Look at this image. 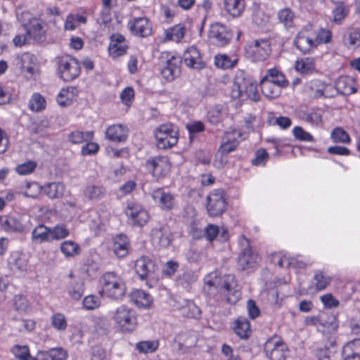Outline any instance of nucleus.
Listing matches in <instances>:
<instances>
[{
  "mask_svg": "<svg viewBox=\"0 0 360 360\" xmlns=\"http://www.w3.org/2000/svg\"><path fill=\"white\" fill-rule=\"evenodd\" d=\"M203 290L211 297L214 296L219 292H221L229 304L236 303L241 295L233 275L228 274L221 278L218 277L216 272H212L205 276Z\"/></svg>",
  "mask_w": 360,
  "mask_h": 360,
  "instance_id": "obj_1",
  "label": "nucleus"
},
{
  "mask_svg": "<svg viewBox=\"0 0 360 360\" xmlns=\"http://www.w3.org/2000/svg\"><path fill=\"white\" fill-rule=\"evenodd\" d=\"M102 286L101 293L115 300H122L126 293V285L124 280L112 271L105 273L100 279Z\"/></svg>",
  "mask_w": 360,
  "mask_h": 360,
  "instance_id": "obj_2",
  "label": "nucleus"
},
{
  "mask_svg": "<svg viewBox=\"0 0 360 360\" xmlns=\"http://www.w3.org/2000/svg\"><path fill=\"white\" fill-rule=\"evenodd\" d=\"M230 94L232 98L242 101L247 99L257 101L259 99L256 84L245 78L243 72L236 75Z\"/></svg>",
  "mask_w": 360,
  "mask_h": 360,
  "instance_id": "obj_3",
  "label": "nucleus"
},
{
  "mask_svg": "<svg viewBox=\"0 0 360 360\" xmlns=\"http://www.w3.org/2000/svg\"><path fill=\"white\" fill-rule=\"evenodd\" d=\"M112 319L117 327L123 333H131L137 326L135 311L126 305H121L116 309Z\"/></svg>",
  "mask_w": 360,
  "mask_h": 360,
  "instance_id": "obj_4",
  "label": "nucleus"
},
{
  "mask_svg": "<svg viewBox=\"0 0 360 360\" xmlns=\"http://www.w3.org/2000/svg\"><path fill=\"white\" fill-rule=\"evenodd\" d=\"M271 52V43L266 39L253 40L245 47L246 56L254 62L264 61L269 58Z\"/></svg>",
  "mask_w": 360,
  "mask_h": 360,
  "instance_id": "obj_5",
  "label": "nucleus"
},
{
  "mask_svg": "<svg viewBox=\"0 0 360 360\" xmlns=\"http://www.w3.org/2000/svg\"><path fill=\"white\" fill-rule=\"evenodd\" d=\"M177 134V129L174 124L166 123L160 125L155 132L158 147L167 149L176 145L178 141Z\"/></svg>",
  "mask_w": 360,
  "mask_h": 360,
  "instance_id": "obj_6",
  "label": "nucleus"
},
{
  "mask_svg": "<svg viewBox=\"0 0 360 360\" xmlns=\"http://www.w3.org/2000/svg\"><path fill=\"white\" fill-rule=\"evenodd\" d=\"M227 202L222 189H214L206 198V210L209 216H221L226 210Z\"/></svg>",
  "mask_w": 360,
  "mask_h": 360,
  "instance_id": "obj_7",
  "label": "nucleus"
},
{
  "mask_svg": "<svg viewBox=\"0 0 360 360\" xmlns=\"http://www.w3.org/2000/svg\"><path fill=\"white\" fill-rule=\"evenodd\" d=\"M30 221L27 214H13L0 216V225L6 231L22 233L28 227L26 221Z\"/></svg>",
  "mask_w": 360,
  "mask_h": 360,
  "instance_id": "obj_8",
  "label": "nucleus"
},
{
  "mask_svg": "<svg viewBox=\"0 0 360 360\" xmlns=\"http://www.w3.org/2000/svg\"><path fill=\"white\" fill-rule=\"evenodd\" d=\"M58 75L65 82H70L77 78L80 73L78 61L69 56L59 58L58 61Z\"/></svg>",
  "mask_w": 360,
  "mask_h": 360,
  "instance_id": "obj_9",
  "label": "nucleus"
},
{
  "mask_svg": "<svg viewBox=\"0 0 360 360\" xmlns=\"http://www.w3.org/2000/svg\"><path fill=\"white\" fill-rule=\"evenodd\" d=\"M264 351L269 360H285L289 353L286 344L276 338L269 339L264 345Z\"/></svg>",
  "mask_w": 360,
  "mask_h": 360,
  "instance_id": "obj_10",
  "label": "nucleus"
},
{
  "mask_svg": "<svg viewBox=\"0 0 360 360\" xmlns=\"http://www.w3.org/2000/svg\"><path fill=\"white\" fill-rule=\"evenodd\" d=\"M239 244L241 248V252L238 257L239 266L243 269L252 267L259 262V255L252 250L249 240L245 236L240 238Z\"/></svg>",
  "mask_w": 360,
  "mask_h": 360,
  "instance_id": "obj_11",
  "label": "nucleus"
},
{
  "mask_svg": "<svg viewBox=\"0 0 360 360\" xmlns=\"http://www.w3.org/2000/svg\"><path fill=\"white\" fill-rule=\"evenodd\" d=\"M22 25L30 40L36 43H42L46 41V30L39 19L32 18L27 22H22Z\"/></svg>",
  "mask_w": 360,
  "mask_h": 360,
  "instance_id": "obj_12",
  "label": "nucleus"
},
{
  "mask_svg": "<svg viewBox=\"0 0 360 360\" xmlns=\"http://www.w3.org/2000/svg\"><path fill=\"white\" fill-rule=\"evenodd\" d=\"M125 213L139 226H144L149 219L147 210L140 203L133 200L127 202Z\"/></svg>",
  "mask_w": 360,
  "mask_h": 360,
  "instance_id": "obj_13",
  "label": "nucleus"
},
{
  "mask_svg": "<svg viewBox=\"0 0 360 360\" xmlns=\"http://www.w3.org/2000/svg\"><path fill=\"white\" fill-rule=\"evenodd\" d=\"M158 269L155 262L148 256H141L136 261L135 270L141 280L153 278Z\"/></svg>",
  "mask_w": 360,
  "mask_h": 360,
  "instance_id": "obj_14",
  "label": "nucleus"
},
{
  "mask_svg": "<svg viewBox=\"0 0 360 360\" xmlns=\"http://www.w3.org/2000/svg\"><path fill=\"white\" fill-rule=\"evenodd\" d=\"M209 37L217 46H224L229 43L232 34L224 25L216 22L210 27Z\"/></svg>",
  "mask_w": 360,
  "mask_h": 360,
  "instance_id": "obj_15",
  "label": "nucleus"
},
{
  "mask_svg": "<svg viewBox=\"0 0 360 360\" xmlns=\"http://www.w3.org/2000/svg\"><path fill=\"white\" fill-rule=\"evenodd\" d=\"M310 94L314 98H332L335 96V89L330 84H327L320 79L311 80L307 84Z\"/></svg>",
  "mask_w": 360,
  "mask_h": 360,
  "instance_id": "obj_16",
  "label": "nucleus"
},
{
  "mask_svg": "<svg viewBox=\"0 0 360 360\" xmlns=\"http://www.w3.org/2000/svg\"><path fill=\"white\" fill-rule=\"evenodd\" d=\"M294 44L298 50L304 53H309L316 48L311 28H304L299 32L294 39Z\"/></svg>",
  "mask_w": 360,
  "mask_h": 360,
  "instance_id": "obj_17",
  "label": "nucleus"
},
{
  "mask_svg": "<svg viewBox=\"0 0 360 360\" xmlns=\"http://www.w3.org/2000/svg\"><path fill=\"white\" fill-rule=\"evenodd\" d=\"M127 27L133 35L140 37H147L152 33V25L145 17L131 19L128 22Z\"/></svg>",
  "mask_w": 360,
  "mask_h": 360,
  "instance_id": "obj_18",
  "label": "nucleus"
},
{
  "mask_svg": "<svg viewBox=\"0 0 360 360\" xmlns=\"http://www.w3.org/2000/svg\"><path fill=\"white\" fill-rule=\"evenodd\" d=\"M151 240L157 248H167L172 241V233L167 225L155 227L151 231Z\"/></svg>",
  "mask_w": 360,
  "mask_h": 360,
  "instance_id": "obj_19",
  "label": "nucleus"
},
{
  "mask_svg": "<svg viewBox=\"0 0 360 360\" xmlns=\"http://www.w3.org/2000/svg\"><path fill=\"white\" fill-rule=\"evenodd\" d=\"M153 200L164 210H170L175 205L174 195L163 188H158L153 191L151 194Z\"/></svg>",
  "mask_w": 360,
  "mask_h": 360,
  "instance_id": "obj_20",
  "label": "nucleus"
},
{
  "mask_svg": "<svg viewBox=\"0 0 360 360\" xmlns=\"http://www.w3.org/2000/svg\"><path fill=\"white\" fill-rule=\"evenodd\" d=\"M184 64L191 68L195 70L202 69L205 63L202 60L200 51L195 46L188 47L183 54Z\"/></svg>",
  "mask_w": 360,
  "mask_h": 360,
  "instance_id": "obj_21",
  "label": "nucleus"
},
{
  "mask_svg": "<svg viewBox=\"0 0 360 360\" xmlns=\"http://www.w3.org/2000/svg\"><path fill=\"white\" fill-rule=\"evenodd\" d=\"M146 166L155 176L164 175L170 169L169 159L166 156H157L149 159L146 161Z\"/></svg>",
  "mask_w": 360,
  "mask_h": 360,
  "instance_id": "obj_22",
  "label": "nucleus"
},
{
  "mask_svg": "<svg viewBox=\"0 0 360 360\" xmlns=\"http://www.w3.org/2000/svg\"><path fill=\"white\" fill-rule=\"evenodd\" d=\"M179 60L178 58L172 56L167 59L161 68V75L168 82L173 81L179 72Z\"/></svg>",
  "mask_w": 360,
  "mask_h": 360,
  "instance_id": "obj_23",
  "label": "nucleus"
},
{
  "mask_svg": "<svg viewBox=\"0 0 360 360\" xmlns=\"http://www.w3.org/2000/svg\"><path fill=\"white\" fill-rule=\"evenodd\" d=\"M8 264L10 269L13 272L26 271L28 264L27 257L21 252H13L8 259Z\"/></svg>",
  "mask_w": 360,
  "mask_h": 360,
  "instance_id": "obj_24",
  "label": "nucleus"
},
{
  "mask_svg": "<svg viewBox=\"0 0 360 360\" xmlns=\"http://www.w3.org/2000/svg\"><path fill=\"white\" fill-rule=\"evenodd\" d=\"M128 136V129L122 124H112L105 131V138L112 142H125Z\"/></svg>",
  "mask_w": 360,
  "mask_h": 360,
  "instance_id": "obj_25",
  "label": "nucleus"
},
{
  "mask_svg": "<svg viewBox=\"0 0 360 360\" xmlns=\"http://www.w3.org/2000/svg\"><path fill=\"white\" fill-rule=\"evenodd\" d=\"M284 86L268 80V76H264L260 82L261 91L263 95L269 98L278 97L281 94V88Z\"/></svg>",
  "mask_w": 360,
  "mask_h": 360,
  "instance_id": "obj_26",
  "label": "nucleus"
},
{
  "mask_svg": "<svg viewBox=\"0 0 360 360\" xmlns=\"http://www.w3.org/2000/svg\"><path fill=\"white\" fill-rule=\"evenodd\" d=\"M17 64L22 72L32 75L35 71L36 57L30 53H23L16 58Z\"/></svg>",
  "mask_w": 360,
  "mask_h": 360,
  "instance_id": "obj_27",
  "label": "nucleus"
},
{
  "mask_svg": "<svg viewBox=\"0 0 360 360\" xmlns=\"http://www.w3.org/2000/svg\"><path fill=\"white\" fill-rule=\"evenodd\" d=\"M335 96L337 93L343 95H350L356 92V89L354 86V80L347 76H341L335 82Z\"/></svg>",
  "mask_w": 360,
  "mask_h": 360,
  "instance_id": "obj_28",
  "label": "nucleus"
},
{
  "mask_svg": "<svg viewBox=\"0 0 360 360\" xmlns=\"http://www.w3.org/2000/svg\"><path fill=\"white\" fill-rule=\"evenodd\" d=\"M31 240L36 244L52 242L51 228L42 224H39L32 230Z\"/></svg>",
  "mask_w": 360,
  "mask_h": 360,
  "instance_id": "obj_29",
  "label": "nucleus"
},
{
  "mask_svg": "<svg viewBox=\"0 0 360 360\" xmlns=\"http://www.w3.org/2000/svg\"><path fill=\"white\" fill-rule=\"evenodd\" d=\"M129 248V240L126 235L119 234L114 238L113 252L120 258L127 255Z\"/></svg>",
  "mask_w": 360,
  "mask_h": 360,
  "instance_id": "obj_30",
  "label": "nucleus"
},
{
  "mask_svg": "<svg viewBox=\"0 0 360 360\" xmlns=\"http://www.w3.org/2000/svg\"><path fill=\"white\" fill-rule=\"evenodd\" d=\"M344 360H360V339L348 342L343 347Z\"/></svg>",
  "mask_w": 360,
  "mask_h": 360,
  "instance_id": "obj_31",
  "label": "nucleus"
},
{
  "mask_svg": "<svg viewBox=\"0 0 360 360\" xmlns=\"http://www.w3.org/2000/svg\"><path fill=\"white\" fill-rule=\"evenodd\" d=\"M224 8L232 17H239L245 10V0H224Z\"/></svg>",
  "mask_w": 360,
  "mask_h": 360,
  "instance_id": "obj_32",
  "label": "nucleus"
},
{
  "mask_svg": "<svg viewBox=\"0 0 360 360\" xmlns=\"http://www.w3.org/2000/svg\"><path fill=\"white\" fill-rule=\"evenodd\" d=\"M233 330L241 339H248L252 333L250 322L243 316H240L235 321Z\"/></svg>",
  "mask_w": 360,
  "mask_h": 360,
  "instance_id": "obj_33",
  "label": "nucleus"
},
{
  "mask_svg": "<svg viewBox=\"0 0 360 360\" xmlns=\"http://www.w3.org/2000/svg\"><path fill=\"white\" fill-rule=\"evenodd\" d=\"M131 298L132 302L139 307L148 308L153 302V298L150 295L142 290L133 291Z\"/></svg>",
  "mask_w": 360,
  "mask_h": 360,
  "instance_id": "obj_34",
  "label": "nucleus"
},
{
  "mask_svg": "<svg viewBox=\"0 0 360 360\" xmlns=\"http://www.w3.org/2000/svg\"><path fill=\"white\" fill-rule=\"evenodd\" d=\"M271 261L273 264L278 266L279 267L294 266L298 268H304L305 266L304 263L302 262H297L294 259H289L285 255H282L281 253H275L272 255Z\"/></svg>",
  "mask_w": 360,
  "mask_h": 360,
  "instance_id": "obj_35",
  "label": "nucleus"
},
{
  "mask_svg": "<svg viewBox=\"0 0 360 360\" xmlns=\"http://www.w3.org/2000/svg\"><path fill=\"white\" fill-rule=\"evenodd\" d=\"M186 33V29L184 25L177 24L165 31V38L168 41L180 42Z\"/></svg>",
  "mask_w": 360,
  "mask_h": 360,
  "instance_id": "obj_36",
  "label": "nucleus"
},
{
  "mask_svg": "<svg viewBox=\"0 0 360 360\" xmlns=\"http://www.w3.org/2000/svg\"><path fill=\"white\" fill-rule=\"evenodd\" d=\"M70 297L75 300H79L84 293V283L80 279L72 280L68 286Z\"/></svg>",
  "mask_w": 360,
  "mask_h": 360,
  "instance_id": "obj_37",
  "label": "nucleus"
},
{
  "mask_svg": "<svg viewBox=\"0 0 360 360\" xmlns=\"http://www.w3.org/2000/svg\"><path fill=\"white\" fill-rule=\"evenodd\" d=\"M44 191L49 198H58L63 195L65 186L60 182H51L44 186Z\"/></svg>",
  "mask_w": 360,
  "mask_h": 360,
  "instance_id": "obj_38",
  "label": "nucleus"
},
{
  "mask_svg": "<svg viewBox=\"0 0 360 360\" xmlns=\"http://www.w3.org/2000/svg\"><path fill=\"white\" fill-rule=\"evenodd\" d=\"M296 71L302 74H310L315 70L314 60L312 58H304L295 63Z\"/></svg>",
  "mask_w": 360,
  "mask_h": 360,
  "instance_id": "obj_39",
  "label": "nucleus"
},
{
  "mask_svg": "<svg viewBox=\"0 0 360 360\" xmlns=\"http://www.w3.org/2000/svg\"><path fill=\"white\" fill-rule=\"evenodd\" d=\"M94 132L91 131H74L68 135V140L73 144H80L83 142L90 141L93 139Z\"/></svg>",
  "mask_w": 360,
  "mask_h": 360,
  "instance_id": "obj_40",
  "label": "nucleus"
},
{
  "mask_svg": "<svg viewBox=\"0 0 360 360\" xmlns=\"http://www.w3.org/2000/svg\"><path fill=\"white\" fill-rule=\"evenodd\" d=\"M105 194V188L101 186L91 185L86 187L84 195L91 200H98L103 198Z\"/></svg>",
  "mask_w": 360,
  "mask_h": 360,
  "instance_id": "obj_41",
  "label": "nucleus"
},
{
  "mask_svg": "<svg viewBox=\"0 0 360 360\" xmlns=\"http://www.w3.org/2000/svg\"><path fill=\"white\" fill-rule=\"evenodd\" d=\"M61 252L66 257H72L79 254L80 248L77 243L72 240H65L60 244Z\"/></svg>",
  "mask_w": 360,
  "mask_h": 360,
  "instance_id": "obj_42",
  "label": "nucleus"
},
{
  "mask_svg": "<svg viewBox=\"0 0 360 360\" xmlns=\"http://www.w3.org/2000/svg\"><path fill=\"white\" fill-rule=\"evenodd\" d=\"M74 87L63 89L57 96V102L61 106H68L71 104L74 98Z\"/></svg>",
  "mask_w": 360,
  "mask_h": 360,
  "instance_id": "obj_43",
  "label": "nucleus"
},
{
  "mask_svg": "<svg viewBox=\"0 0 360 360\" xmlns=\"http://www.w3.org/2000/svg\"><path fill=\"white\" fill-rule=\"evenodd\" d=\"M314 280L316 290L321 291L325 290L330 285L331 277L326 275L323 271H319L315 273Z\"/></svg>",
  "mask_w": 360,
  "mask_h": 360,
  "instance_id": "obj_44",
  "label": "nucleus"
},
{
  "mask_svg": "<svg viewBox=\"0 0 360 360\" xmlns=\"http://www.w3.org/2000/svg\"><path fill=\"white\" fill-rule=\"evenodd\" d=\"M278 18L285 27H292L294 24L295 14L290 8H285L278 13Z\"/></svg>",
  "mask_w": 360,
  "mask_h": 360,
  "instance_id": "obj_45",
  "label": "nucleus"
},
{
  "mask_svg": "<svg viewBox=\"0 0 360 360\" xmlns=\"http://www.w3.org/2000/svg\"><path fill=\"white\" fill-rule=\"evenodd\" d=\"M46 105V100L39 93H34L29 102V108L32 111L39 112L45 109Z\"/></svg>",
  "mask_w": 360,
  "mask_h": 360,
  "instance_id": "obj_46",
  "label": "nucleus"
},
{
  "mask_svg": "<svg viewBox=\"0 0 360 360\" xmlns=\"http://www.w3.org/2000/svg\"><path fill=\"white\" fill-rule=\"evenodd\" d=\"M344 44L348 49L360 46V30H353L344 37Z\"/></svg>",
  "mask_w": 360,
  "mask_h": 360,
  "instance_id": "obj_47",
  "label": "nucleus"
},
{
  "mask_svg": "<svg viewBox=\"0 0 360 360\" xmlns=\"http://www.w3.org/2000/svg\"><path fill=\"white\" fill-rule=\"evenodd\" d=\"M70 233L69 229L65 224H58L51 228L52 241L65 238L70 235Z\"/></svg>",
  "mask_w": 360,
  "mask_h": 360,
  "instance_id": "obj_48",
  "label": "nucleus"
},
{
  "mask_svg": "<svg viewBox=\"0 0 360 360\" xmlns=\"http://www.w3.org/2000/svg\"><path fill=\"white\" fill-rule=\"evenodd\" d=\"M214 63L217 68L228 69L233 68L237 63V60H231L227 55H217L214 57Z\"/></svg>",
  "mask_w": 360,
  "mask_h": 360,
  "instance_id": "obj_49",
  "label": "nucleus"
},
{
  "mask_svg": "<svg viewBox=\"0 0 360 360\" xmlns=\"http://www.w3.org/2000/svg\"><path fill=\"white\" fill-rule=\"evenodd\" d=\"M314 39L316 47L321 44L328 43L330 41L332 34L331 32L325 29H319L316 31H313Z\"/></svg>",
  "mask_w": 360,
  "mask_h": 360,
  "instance_id": "obj_50",
  "label": "nucleus"
},
{
  "mask_svg": "<svg viewBox=\"0 0 360 360\" xmlns=\"http://www.w3.org/2000/svg\"><path fill=\"white\" fill-rule=\"evenodd\" d=\"M158 341H141L136 345V349L141 353H152L158 347Z\"/></svg>",
  "mask_w": 360,
  "mask_h": 360,
  "instance_id": "obj_51",
  "label": "nucleus"
},
{
  "mask_svg": "<svg viewBox=\"0 0 360 360\" xmlns=\"http://www.w3.org/2000/svg\"><path fill=\"white\" fill-rule=\"evenodd\" d=\"M11 352L19 360H26L30 354L27 345H15L11 347Z\"/></svg>",
  "mask_w": 360,
  "mask_h": 360,
  "instance_id": "obj_52",
  "label": "nucleus"
},
{
  "mask_svg": "<svg viewBox=\"0 0 360 360\" xmlns=\"http://www.w3.org/2000/svg\"><path fill=\"white\" fill-rule=\"evenodd\" d=\"M331 139L335 143H348L350 142L349 134L340 127L333 129L331 133Z\"/></svg>",
  "mask_w": 360,
  "mask_h": 360,
  "instance_id": "obj_53",
  "label": "nucleus"
},
{
  "mask_svg": "<svg viewBox=\"0 0 360 360\" xmlns=\"http://www.w3.org/2000/svg\"><path fill=\"white\" fill-rule=\"evenodd\" d=\"M266 76H268V80L277 83L278 84L285 86L288 85V82L285 76L276 68L269 69Z\"/></svg>",
  "mask_w": 360,
  "mask_h": 360,
  "instance_id": "obj_54",
  "label": "nucleus"
},
{
  "mask_svg": "<svg viewBox=\"0 0 360 360\" xmlns=\"http://www.w3.org/2000/svg\"><path fill=\"white\" fill-rule=\"evenodd\" d=\"M333 21L336 24H341L342 21L345 18L348 14V9L346 8L342 4H338L332 11Z\"/></svg>",
  "mask_w": 360,
  "mask_h": 360,
  "instance_id": "obj_55",
  "label": "nucleus"
},
{
  "mask_svg": "<svg viewBox=\"0 0 360 360\" xmlns=\"http://www.w3.org/2000/svg\"><path fill=\"white\" fill-rule=\"evenodd\" d=\"M292 134L297 140L300 141L312 142L314 141L313 136L299 126L293 128Z\"/></svg>",
  "mask_w": 360,
  "mask_h": 360,
  "instance_id": "obj_56",
  "label": "nucleus"
},
{
  "mask_svg": "<svg viewBox=\"0 0 360 360\" xmlns=\"http://www.w3.org/2000/svg\"><path fill=\"white\" fill-rule=\"evenodd\" d=\"M41 190V186L37 182H28L26 184V190L23 192V195L27 198H35L39 195Z\"/></svg>",
  "mask_w": 360,
  "mask_h": 360,
  "instance_id": "obj_57",
  "label": "nucleus"
},
{
  "mask_svg": "<svg viewBox=\"0 0 360 360\" xmlns=\"http://www.w3.org/2000/svg\"><path fill=\"white\" fill-rule=\"evenodd\" d=\"M37 163L34 161H27L15 167V172L20 175L30 174L34 171Z\"/></svg>",
  "mask_w": 360,
  "mask_h": 360,
  "instance_id": "obj_58",
  "label": "nucleus"
},
{
  "mask_svg": "<svg viewBox=\"0 0 360 360\" xmlns=\"http://www.w3.org/2000/svg\"><path fill=\"white\" fill-rule=\"evenodd\" d=\"M53 327L58 330H63L67 327V322L65 316L60 313H56L51 317Z\"/></svg>",
  "mask_w": 360,
  "mask_h": 360,
  "instance_id": "obj_59",
  "label": "nucleus"
},
{
  "mask_svg": "<svg viewBox=\"0 0 360 360\" xmlns=\"http://www.w3.org/2000/svg\"><path fill=\"white\" fill-rule=\"evenodd\" d=\"M101 304V300L98 297L93 295L86 296L83 300V306L87 310H94Z\"/></svg>",
  "mask_w": 360,
  "mask_h": 360,
  "instance_id": "obj_60",
  "label": "nucleus"
},
{
  "mask_svg": "<svg viewBox=\"0 0 360 360\" xmlns=\"http://www.w3.org/2000/svg\"><path fill=\"white\" fill-rule=\"evenodd\" d=\"M269 20L268 15L260 9H256L252 14V22L257 26L262 27L265 25Z\"/></svg>",
  "mask_w": 360,
  "mask_h": 360,
  "instance_id": "obj_61",
  "label": "nucleus"
},
{
  "mask_svg": "<svg viewBox=\"0 0 360 360\" xmlns=\"http://www.w3.org/2000/svg\"><path fill=\"white\" fill-rule=\"evenodd\" d=\"M127 46L126 44H110L108 51L112 57L117 58L124 55L127 51Z\"/></svg>",
  "mask_w": 360,
  "mask_h": 360,
  "instance_id": "obj_62",
  "label": "nucleus"
},
{
  "mask_svg": "<svg viewBox=\"0 0 360 360\" xmlns=\"http://www.w3.org/2000/svg\"><path fill=\"white\" fill-rule=\"evenodd\" d=\"M241 136V133L238 129H230L226 131L221 141H226V143H233L236 144H239V139Z\"/></svg>",
  "mask_w": 360,
  "mask_h": 360,
  "instance_id": "obj_63",
  "label": "nucleus"
},
{
  "mask_svg": "<svg viewBox=\"0 0 360 360\" xmlns=\"http://www.w3.org/2000/svg\"><path fill=\"white\" fill-rule=\"evenodd\" d=\"M195 281V276L191 271L184 272L178 278V283L184 288H188Z\"/></svg>",
  "mask_w": 360,
  "mask_h": 360,
  "instance_id": "obj_64",
  "label": "nucleus"
}]
</instances>
